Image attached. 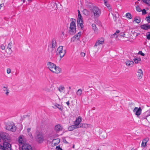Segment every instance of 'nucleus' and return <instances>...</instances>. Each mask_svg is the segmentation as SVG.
I'll return each mask as SVG.
<instances>
[{"label": "nucleus", "instance_id": "53", "mask_svg": "<svg viewBox=\"0 0 150 150\" xmlns=\"http://www.w3.org/2000/svg\"><path fill=\"white\" fill-rule=\"evenodd\" d=\"M145 115H150V109L147 110L145 113Z\"/></svg>", "mask_w": 150, "mask_h": 150}, {"label": "nucleus", "instance_id": "30", "mask_svg": "<svg viewBox=\"0 0 150 150\" xmlns=\"http://www.w3.org/2000/svg\"><path fill=\"white\" fill-rule=\"evenodd\" d=\"M119 37H122L123 38H128V35H126L124 33H121L120 35H119Z\"/></svg>", "mask_w": 150, "mask_h": 150}, {"label": "nucleus", "instance_id": "17", "mask_svg": "<svg viewBox=\"0 0 150 150\" xmlns=\"http://www.w3.org/2000/svg\"><path fill=\"white\" fill-rule=\"evenodd\" d=\"M60 140L59 139H54L52 142V146H55L57 145L60 142Z\"/></svg>", "mask_w": 150, "mask_h": 150}, {"label": "nucleus", "instance_id": "63", "mask_svg": "<svg viewBox=\"0 0 150 150\" xmlns=\"http://www.w3.org/2000/svg\"><path fill=\"white\" fill-rule=\"evenodd\" d=\"M149 29H150V25H149Z\"/></svg>", "mask_w": 150, "mask_h": 150}, {"label": "nucleus", "instance_id": "5", "mask_svg": "<svg viewBox=\"0 0 150 150\" xmlns=\"http://www.w3.org/2000/svg\"><path fill=\"white\" fill-rule=\"evenodd\" d=\"M6 129L11 131L14 132L16 131V128L13 123H8L6 125Z\"/></svg>", "mask_w": 150, "mask_h": 150}, {"label": "nucleus", "instance_id": "23", "mask_svg": "<svg viewBox=\"0 0 150 150\" xmlns=\"http://www.w3.org/2000/svg\"><path fill=\"white\" fill-rule=\"evenodd\" d=\"M79 127H78L76 125L74 124V125H73L69 127L68 128V129L69 130V131H71Z\"/></svg>", "mask_w": 150, "mask_h": 150}, {"label": "nucleus", "instance_id": "10", "mask_svg": "<svg viewBox=\"0 0 150 150\" xmlns=\"http://www.w3.org/2000/svg\"><path fill=\"white\" fill-rule=\"evenodd\" d=\"M12 47V43L10 42L8 44L7 47L6 49V52L7 54H11L12 52V51L11 50V48Z\"/></svg>", "mask_w": 150, "mask_h": 150}, {"label": "nucleus", "instance_id": "38", "mask_svg": "<svg viewBox=\"0 0 150 150\" xmlns=\"http://www.w3.org/2000/svg\"><path fill=\"white\" fill-rule=\"evenodd\" d=\"M63 50V47L62 46H60L57 49V51L58 52L64 50Z\"/></svg>", "mask_w": 150, "mask_h": 150}, {"label": "nucleus", "instance_id": "61", "mask_svg": "<svg viewBox=\"0 0 150 150\" xmlns=\"http://www.w3.org/2000/svg\"><path fill=\"white\" fill-rule=\"evenodd\" d=\"M62 34L63 35H64V32H62Z\"/></svg>", "mask_w": 150, "mask_h": 150}, {"label": "nucleus", "instance_id": "26", "mask_svg": "<svg viewBox=\"0 0 150 150\" xmlns=\"http://www.w3.org/2000/svg\"><path fill=\"white\" fill-rule=\"evenodd\" d=\"M6 134L4 132H0V137L3 139H6L7 137L6 135Z\"/></svg>", "mask_w": 150, "mask_h": 150}, {"label": "nucleus", "instance_id": "64", "mask_svg": "<svg viewBox=\"0 0 150 150\" xmlns=\"http://www.w3.org/2000/svg\"><path fill=\"white\" fill-rule=\"evenodd\" d=\"M147 1H148L150 3V0H147Z\"/></svg>", "mask_w": 150, "mask_h": 150}, {"label": "nucleus", "instance_id": "15", "mask_svg": "<svg viewBox=\"0 0 150 150\" xmlns=\"http://www.w3.org/2000/svg\"><path fill=\"white\" fill-rule=\"evenodd\" d=\"M125 63L126 66L129 67H132L134 64V62L130 61L128 59H127L126 61L125 62Z\"/></svg>", "mask_w": 150, "mask_h": 150}, {"label": "nucleus", "instance_id": "49", "mask_svg": "<svg viewBox=\"0 0 150 150\" xmlns=\"http://www.w3.org/2000/svg\"><path fill=\"white\" fill-rule=\"evenodd\" d=\"M11 72V70L10 68H7V73L8 74H10Z\"/></svg>", "mask_w": 150, "mask_h": 150}, {"label": "nucleus", "instance_id": "52", "mask_svg": "<svg viewBox=\"0 0 150 150\" xmlns=\"http://www.w3.org/2000/svg\"><path fill=\"white\" fill-rule=\"evenodd\" d=\"M139 54H141V55L142 56H144L145 55V54L142 52L141 51H140L139 52Z\"/></svg>", "mask_w": 150, "mask_h": 150}, {"label": "nucleus", "instance_id": "56", "mask_svg": "<svg viewBox=\"0 0 150 150\" xmlns=\"http://www.w3.org/2000/svg\"><path fill=\"white\" fill-rule=\"evenodd\" d=\"M57 104H56L55 105H54V106H53L52 107L56 109L57 108Z\"/></svg>", "mask_w": 150, "mask_h": 150}, {"label": "nucleus", "instance_id": "19", "mask_svg": "<svg viewBox=\"0 0 150 150\" xmlns=\"http://www.w3.org/2000/svg\"><path fill=\"white\" fill-rule=\"evenodd\" d=\"M81 121V117L79 116L77 118L75 122V124L78 127L79 125L80 124Z\"/></svg>", "mask_w": 150, "mask_h": 150}, {"label": "nucleus", "instance_id": "18", "mask_svg": "<svg viewBox=\"0 0 150 150\" xmlns=\"http://www.w3.org/2000/svg\"><path fill=\"white\" fill-rule=\"evenodd\" d=\"M120 32V31L119 30H117L115 33L113 34L112 35L110 36V38H117L119 37V35H117V34L119 33Z\"/></svg>", "mask_w": 150, "mask_h": 150}, {"label": "nucleus", "instance_id": "1", "mask_svg": "<svg viewBox=\"0 0 150 150\" xmlns=\"http://www.w3.org/2000/svg\"><path fill=\"white\" fill-rule=\"evenodd\" d=\"M47 66L48 69L51 71L56 74H59L61 71V69L54 63L50 62H47Z\"/></svg>", "mask_w": 150, "mask_h": 150}, {"label": "nucleus", "instance_id": "39", "mask_svg": "<svg viewBox=\"0 0 150 150\" xmlns=\"http://www.w3.org/2000/svg\"><path fill=\"white\" fill-rule=\"evenodd\" d=\"M146 119L149 122L150 121V115H146Z\"/></svg>", "mask_w": 150, "mask_h": 150}, {"label": "nucleus", "instance_id": "27", "mask_svg": "<svg viewBox=\"0 0 150 150\" xmlns=\"http://www.w3.org/2000/svg\"><path fill=\"white\" fill-rule=\"evenodd\" d=\"M148 142V140L146 139H144L143 140L142 143V146L144 147L146 146V143Z\"/></svg>", "mask_w": 150, "mask_h": 150}, {"label": "nucleus", "instance_id": "29", "mask_svg": "<svg viewBox=\"0 0 150 150\" xmlns=\"http://www.w3.org/2000/svg\"><path fill=\"white\" fill-rule=\"evenodd\" d=\"M107 1L108 0H104L105 4L109 9H111V7L110 5L108 4Z\"/></svg>", "mask_w": 150, "mask_h": 150}, {"label": "nucleus", "instance_id": "22", "mask_svg": "<svg viewBox=\"0 0 150 150\" xmlns=\"http://www.w3.org/2000/svg\"><path fill=\"white\" fill-rule=\"evenodd\" d=\"M83 21H77V25L79 28H81L82 30L83 28Z\"/></svg>", "mask_w": 150, "mask_h": 150}, {"label": "nucleus", "instance_id": "31", "mask_svg": "<svg viewBox=\"0 0 150 150\" xmlns=\"http://www.w3.org/2000/svg\"><path fill=\"white\" fill-rule=\"evenodd\" d=\"M28 134L29 136L31 138H33V136H32L31 132H30L31 131V128H28L27 129Z\"/></svg>", "mask_w": 150, "mask_h": 150}, {"label": "nucleus", "instance_id": "35", "mask_svg": "<svg viewBox=\"0 0 150 150\" xmlns=\"http://www.w3.org/2000/svg\"><path fill=\"white\" fill-rule=\"evenodd\" d=\"M141 21V19L139 18H137L135 17L134 20L133 22H135L137 23H139Z\"/></svg>", "mask_w": 150, "mask_h": 150}, {"label": "nucleus", "instance_id": "21", "mask_svg": "<svg viewBox=\"0 0 150 150\" xmlns=\"http://www.w3.org/2000/svg\"><path fill=\"white\" fill-rule=\"evenodd\" d=\"M100 136L101 137L106 138L107 137V133L105 131H102L100 134Z\"/></svg>", "mask_w": 150, "mask_h": 150}, {"label": "nucleus", "instance_id": "59", "mask_svg": "<svg viewBox=\"0 0 150 150\" xmlns=\"http://www.w3.org/2000/svg\"><path fill=\"white\" fill-rule=\"evenodd\" d=\"M63 142L64 143H68L65 139L63 140Z\"/></svg>", "mask_w": 150, "mask_h": 150}, {"label": "nucleus", "instance_id": "43", "mask_svg": "<svg viewBox=\"0 0 150 150\" xmlns=\"http://www.w3.org/2000/svg\"><path fill=\"white\" fill-rule=\"evenodd\" d=\"M64 89L65 88L64 86H61L60 88H58V90L60 93H61L62 92V90H64Z\"/></svg>", "mask_w": 150, "mask_h": 150}, {"label": "nucleus", "instance_id": "2", "mask_svg": "<svg viewBox=\"0 0 150 150\" xmlns=\"http://www.w3.org/2000/svg\"><path fill=\"white\" fill-rule=\"evenodd\" d=\"M71 22L70 24V26L69 28V32L70 33L73 34L76 32V24L75 22L76 20L74 18H71Z\"/></svg>", "mask_w": 150, "mask_h": 150}, {"label": "nucleus", "instance_id": "11", "mask_svg": "<svg viewBox=\"0 0 150 150\" xmlns=\"http://www.w3.org/2000/svg\"><path fill=\"white\" fill-rule=\"evenodd\" d=\"M37 139L39 143H41L43 141V136L42 133L39 132L37 134Z\"/></svg>", "mask_w": 150, "mask_h": 150}, {"label": "nucleus", "instance_id": "57", "mask_svg": "<svg viewBox=\"0 0 150 150\" xmlns=\"http://www.w3.org/2000/svg\"><path fill=\"white\" fill-rule=\"evenodd\" d=\"M143 2L145 3L146 4H148V3L147 2V0H142Z\"/></svg>", "mask_w": 150, "mask_h": 150}, {"label": "nucleus", "instance_id": "20", "mask_svg": "<svg viewBox=\"0 0 150 150\" xmlns=\"http://www.w3.org/2000/svg\"><path fill=\"white\" fill-rule=\"evenodd\" d=\"M100 48V47L96 46V45H94L92 50V52L93 53H96L98 52Z\"/></svg>", "mask_w": 150, "mask_h": 150}, {"label": "nucleus", "instance_id": "58", "mask_svg": "<svg viewBox=\"0 0 150 150\" xmlns=\"http://www.w3.org/2000/svg\"><path fill=\"white\" fill-rule=\"evenodd\" d=\"M78 16H80V15H81V14L80 13V11H79V10H78Z\"/></svg>", "mask_w": 150, "mask_h": 150}, {"label": "nucleus", "instance_id": "41", "mask_svg": "<svg viewBox=\"0 0 150 150\" xmlns=\"http://www.w3.org/2000/svg\"><path fill=\"white\" fill-rule=\"evenodd\" d=\"M88 125L86 124H84L80 126V127H82L83 128H87L88 127Z\"/></svg>", "mask_w": 150, "mask_h": 150}, {"label": "nucleus", "instance_id": "13", "mask_svg": "<svg viewBox=\"0 0 150 150\" xmlns=\"http://www.w3.org/2000/svg\"><path fill=\"white\" fill-rule=\"evenodd\" d=\"M142 109L140 107L138 108L135 107L133 110V112L135 113V115L137 116H139L141 114Z\"/></svg>", "mask_w": 150, "mask_h": 150}, {"label": "nucleus", "instance_id": "47", "mask_svg": "<svg viewBox=\"0 0 150 150\" xmlns=\"http://www.w3.org/2000/svg\"><path fill=\"white\" fill-rule=\"evenodd\" d=\"M136 10L139 12H140L141 11V8L139 6L136 7Z\"/></svg>", "mask_w": 150, "mask_h": 150}, {"label": "nucleus", "instance_id": "50", "mask_svg": "<svg viewBox=\"0 0 150 150\" xmlns=\"http://www.w3.org/2000/svg\"><path fill=\"white\" fill-rule=\"evenodd\" d=\"M110 91L108 89H106L105 90V93L106 94H109L110 93Z\"/></svg>", "mask_w": 150, "mask_h": 150}, {"label": "nucleus", "instance_id": "36", "mask_svg": "<svg viewBox=\"0 0 150 150\" xmlns=\"http://www.w3.org/2000/svg\"><path fill=\"white\" fill-rule=\"evenodd\" d=\"M134 61L135 62V63L136 64L140 62L141 61V59L140 58H135L134 59Z\"/></svg>", "mask_w": 150, "mask_h": 150}, {"label": "nucleus", "instance_id": "48", "mask_svg": "<svg viewBox=\"0 0 150 150\" xmlns=\"http://www.w3.org/2000/svg\"><path fill=\"white\" fill-rule=\"evenodd\" d=\"M141 11L142 12L143 15L145 14L146 13V12L145 9H144L143 10H141Z\"/></svg>", "mask_w": 150, "mask_h": 150}, {"label": "nucleus", "instance_id": "3", "mask_svg": "<svg viewBox=\"0 0 150 150\" xmlns=\"http://www.w3.org/2000/svg\"><path fill=\"white\" fill-rule=\"evenodd\" d=\"M91 13L96 18L98 17L101 14L100 9L97 6H94L91 9Z\"/></svg>", "mask_w": 150, "mask_h": 150}, {"label": "nucleus", "instance_id": "33", "mask_svg": "<svg viewBox=\"0 0 150 150\" xmlns=\"http://www.w3.org/2000/svg\"><path fill=\"white\" fill-rule=\"evenodd\" d=\"M126 16L129 19H131L132 18L131 14L129 13H127L126 14Z\"/></svg>", "mask_w": 150, "mask_h": 150}, {"label": "nucleus", "instance_id": "12", "mask_svg": "<svg viewBox=\"0 0 150 150\" xmlns=\"http://www.w3.org/2000/svg\"><path fill=\"white\" fill-rule=\"evenodd\" d=\"M136 75L138 79H141L142 78L143 76V72L142 71L141 69H138Z\"/></svg>", "mask_w": 150, "mask_h": 150}, {"label": "nucleus", "instance_id": "24", "mask_svg": "<svg viewBox=\"0 0 150 150\" xmlns=\"http://www.w3.org/2000/svg\"><path fill=\"white\" fill-rule=\"evenodd\" d=\"M140 27L143 29L145 30H148L149 29V25L146 24H144L141 26Z\"/></svg>", "mask_w": 150, "mask_h": 150}, {"label": "nucleus", "instance_id": "16", "mask_svg": "<svg viewBox=\"0 0 150 150\" xmlns=\"http://www.w3.org/2000/svg\"><path fill=\"white\" fill-rule=\"evenodd\" d=\"M62 129V127L59 124L57 125L54 127V130L56 132H58L61 131Z\"/></svg>", "mask_w": 150, "mask_h": 150}, {"label": "nucleus", "instance_id": "51", "mask_svg": "<svg viewBox=\"0 0 150 150\" xmlns=\"http://www.w3.org/2000/svg\"><path fill=\"white\" fill-rule=\"evenodd\" d=\"M0 48L2 50H4L5 48V46L3 44L1 45Z\"/></svg>", "mask_w": 150, "mask_h": 150}, {"label": "nucleus", "instance_id": "14", "mask_svg": "<svg viewBox=\"0 0 150 150\" xmlns=\"http://www.w3.org/2000/svg\"><path fill=\"white\" fill-rule=\"evenodd\" d=\"M2 90L3 92L5 93L6 96H8L10 93V90L8 86L6 85L3 86Z\"/></svg>", "mask_w": 150, "mask_h": 150}, {"label": "nucleus", "instance_id": "6", "mask_svg": "<svg viewBox=\"0 0 150 150\" xmlns=\"http://www.w3.org/2000/svg\"><path fill=\"white\" fill-rule=\"evenodd\" d=\"M55 89L54 84H52L49 87L46 86L44 87L42 90L45 92H48L51 91L52 90H54Z\"/></svg>", "mask_w": 150, "mask_h": 150}, {"label": "nucleus", "instance_id": "45", "mask_svg": "<svg viewBox=\"0 0 150 150\" xmlns=\"http://www.w3.org/2000/svg\"><path fill=\"white\" fill-rule=\"evenodd\" d=\"M18 142L21 144H22L23 143L22 138L21 137H19L18 139Z\"/></svg>", "mask_w": 150, "mask_h": 150}, {"label": "nucleus", "instance_id": "42", "mask_svg": "<svg viewBox=\"0 0 150 150\" xmlns=\"http://www.w3.org/2000/svg\"><path fill=\"white\" fill-rule=\"evenodd\" d=\"M57 108H58L59 109L61 110H62L63 109V108L62 106L59 104H57Z\"/></svg>", "mask_w": 150, "mask_h": 150}, {"label": "nucleus", "instance_id": "55", "mask_svg": "<svg viewBox=\"0 0 150 150\" xmlns=\"http://www.w3.org/2000/svg\"><path fill=\"white\" fill-rule=\"evenodd\" d=\"M81 56L84 57L85 56V54L83 52H82L81 53Z\"/></svg>", "mask_w": 150, "mask_h": 150}, {"label": "nucleus", "instance_id": "8", "mask_svg": "<svg viewBox=\"0 0 150 150\" xmlns=\"http://www.w3.org/2000/svg\"><path fill=\"white\" fill-rule=\"evenodd\" d=\"M22 150H33L31 146L28 144H25L22 146Z\"/></svg>", "mask_w": 150, "mask_h": 150}, {"label": "nucleus", "instance_id": "34", "mask_svg": "<svg viewBox=\"0 0 150 150\" xmlns=\"http://www.w3.org/2000/svg\"><path fill=\"white\" fill-rule=\"evenodd\" d=\"M83 13L85 15L88 16L89 14V12L86 9H84L83 11Z\"/></svg>", "mask_w": 150, "mask_h": 150}, {"label": "nucleus", "instance_id": "4", "mask_svg": "<svg viewBox=\"0 0 150 150\" xmlns=\"http://www.w3.org/2000/svg\"><path fill=\"white\" fill-rule=\"evenodd\" d=\"M11 145L9 143L4 142L3 146L0 145V150H11Z\"/></svg>", "mask_w": 150, "mask_h": 150}, {"label": "nucleus", "instance_id": "28", "mask_svg": "<svg viewBox=\"0 0 150 150\" xmlns=\"http://www.w3.org/2000/svg\"><path fill=\"white\" fill-rule=\"evenodd\" d=\"M92 28L94 30V32L96 33H97L98 32V28H97L96 25L95 24H93L92 25Z\"/></svg>", "mask_w": 150, "mask_h": 150}, {"label": "nucleus", "instance_id": "54", "mask_svg": "<svg viewBox=\"0 0 150 150\" xmlns=\"http://www.w3.org/2000/svg\"><path fill=\"white\" fill-rule=\"evenodd\" d=\"M56 148V150H62V149L59 146H57Z\"/></svg>", "mask_w": 150, "mask_h": 150}, {"label": "nucleus", "instance_id": "9", "mask_svg": "<svg viewBox=\"0 0 150 150\" xmlns=\"http://www.w3.org/2000/svg\"><path fill=\"white\" fill-rule=\"evenodd\" d=\"M81 32H80L75 35L71 38V41L74 42L76 40H79L81 35Z\"/></svg>", "mask_w": 150, "mask_h": 150}, {"label": "nucleus", "instance_id": "37", "mask_svg": "<svg viewBox=\"0 0 150 150\" xmlns=\"http://www.w3.org/2000/svg\"><path fill=\"white\" fill-rule=\"evenodd\" d=\"M56 45V43L55 40H53L52 42V47L53 48H54Z\"/></svg>", "mask_w": 150, "mask_h": 150}, {"label": "nucleus", "instance_id": "46", "mask_svg": "<svg viewBox=\"0 0 150 150\" xmlns=\"http://www.w3.org/2000/svg\"><path fill=\"white\" fill-rule=\"evenodd\" d=\"M78 19L77 20V21H82L83 20V18L81 15H80V16H78Z\"/></svg>", "mask_w": 150, "mask_h": 150}, {"label": "nucleus", "instance_id": "60", "mask_svg": "<svg viewBox=\"0 0 150 150\" xmlns=\"http://www.w3.org/2000/svg\"><path fill=\"white\" fill-rule=\"evenodd\" d=\"M66 103L68 105H69V101H67V103Z\"/></svg>", "mask_w": 150, "mask_h": 150}, {"label": "nucleus", "instance_id": "25", "mask_svg": "<svg viewBox=\"0 0 150 150\" xmlns=\"http://www.w3.org/2000/svg\"><path fill=\"white\" fill-rule=\"evenodd\" d=\"M58 53L59 55L60 56V57L61 58H62L64 55L66 53V50H62V51L59 52Z\"/></svg>", "mask_w": 150, "mask_h": 150}, {"label": "nucleus", "instance_id": "32", "mask_svg": "<svg viewBox=\"0 0 150 150\" xmlns=\"http://www.w3.org/2000/svg\"><path fill=\"white\" fill-rule=\"evenodd\" d=\"M82 91L81 89H79L76 92V94L78 96H80L82 94Z\"/></svg>", "mask_w": 150, "mask_h": 150}, {"label": "nucleus", "instance_id": "62", "mask_svg": "<svg viewBox=\"0 0 150 150\" xmlns=\"http://www.w3.org/2000/svg\"><path fill=\"white\" fill-rule=\"evenodd\" d=\"M22 1H23V3H24L25 1V0H21Z\"/></svg>", "mask_w": 150, "mask_h": 150}, {"label": "nucleus", "instance_id": "44", "mask_svg": "<svg viewBox=\"0 0 150 150\" xmlns=\"http://www.w3.org/2000/svg\"><path fill=\"white\" fill-rule=\"evenodd\" d=\"M145 20L147 21L148 23H150V13L149 14V16L146 18Z\"/></svg>", "mask_w": 150, "mask_h": 150}, {"label": "nucleus", "instance_id": "40", "mask_svg": "<svg viewBox=\"0 0 150 150\" xmlns=\"http://www.w3.org/2000/svg\"><path fill=\"white\" fill-rule=\"evenodd\" d=\"M146 38L148 40H150V32H148L146 33Z\"/></svg>", "mask_w": 150, "mask_h": 150}, {"label": "nucleus", "instance_id": "7", "mask_svg": "<svg viewBox=\"0 0 150 150\" xmlns=\"http://www.w3.org/2000/svg\"><path fill=\"white\" fill-rule=\"evenodd\" d=\"M104 38H100L96 41L95 45L100 48V45L104 44Z\"/></svg>", "mask_w": 150, "mask_h": 150}]
</instances>
